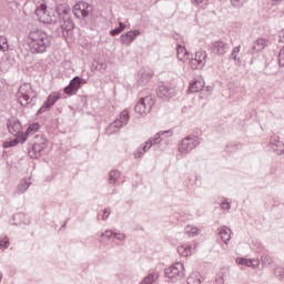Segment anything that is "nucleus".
<instances>
[{
	"mask_svg": "<svg viewBox=\"0 0 284 284\" xmlns=\"http://www.w3.org/2000/svg\"><path fill=\"white\" fill-rule=\"evenodd\" d=\"M55 14L57 16H51L48 12L47 4H41L36 9V16L41 23H59L62 30H72V28H74V23H72V20H70V7H68L67 4H59L57 7Z\"/></svg>",
	"mask_w": 284,
	"mask_h": 284,
	"instance_id": "obj_1",
	"label": "nucleus"
},
{
	"mask_svg": "<svg viewBox=\"0 0 284 284\" xmlns=\"http://www.w3.org/2000/svg\"><path fill=\"white\" fill-rule=\"evenodd\" d=\"M52 43V38L41 29H32L27 38L31 54H43Z\"/></svg>",
	"mask_w": 284,
	"mask_h": 284,
	"instance_id": "obj_2",
	"label": "nucleus"
},
{
	"mask_svg": "<svg viewBox=\"0 0 284 284\" xmlns=\"http://www.w3.org/2000/svg\"><path fill=\"white\" fill-rule=\"evenodd\" d=\"M48 148V139L43 134L33 138V146L29 150L30 159H39L41 152Z\"/></svg>",
	"mask_w": 284,
	"mask_h": 284,
	"instance_id": "obj_3",
	"label": "nucleus"
},
{
	"mask_svg": "<svg viewBox=\"0 0 284 284\" xmlns=\"http://www.w3.org/2000/svg\"><path fill=\"white\" fill-rule=\"evenodd\" d=\"M33 97H34V91L32 90V87L30 84H23L19 88L18 99L22 108H28V105L32 103Z\"/></svg>",
	"mask_w": 284,
	"mask_h": 284,
	"instance_id": "obj_4",
	"label": "nucleus"
},
{
	"mask_svg": "<svg viewBox=\"0 0 284 284\" xmlns=\"http://www.w3.org/2000/svg\"><path fill=\"white\" fill-rule=\"evenodd\" d=\"M154 97L152 95H148L145 98L140 99V101L138 102V104L134 106V110L136 112V114H150V112L152 111V108H154Z\"/></svg>",
	"mask_w": 284,
	"mask_h": 284,
	"instance_id": "obj_5",
	"label": "nucleus"
},
{
	"mask_svg": "<svg viewBox=\"0 0 284 284\" xmlns=\"http://www.w3.org/2000/svg\"><path fill=\"white\" fill-rule=\"evenodd\" d=\"M200 143L201 141L199 140V136L189 135L182 140L179 150L182 154H187L189 152H192L194 148L199 146Z\"/></svg>",
	"mask_w": 284,
	"mask_h": 284,
	"instance_id": "obj_6",
	"label": "nucleus"
},
{
	"mask_svg": "<svg viewBox=\"0 0 284 284\" xmlns=\"http://www.w3.org/2000/svg\"><path fill=\"white\" fill-rule=\"evenodd\" d=\"M73 14L77 19H85V17H90V14H92V6L88 2H78L73 7Z\"/></svg>",
	"mask_w": 284,
	"mask_h": 284,
	"instance_id": "obj_7",
	"label": "nucleus"
},
{
	"mask_svg": "<svg viewBox=\"0 0 284 284\" xmlns=\"http://www.w3.org/2000/svg\"><path fill=\"white\" fill-rule=\"evenodd\" d=\"M164 274L168 278H176V276H185V266L183 263H175L172 266L165 268Z\"/></svg>",
	"mask_w": 284,
	"mask_h": 284,
	"instance_id": "obj_8",
	"label": "nucleus"
},
{
	"mask_svg": "<svg viewBox=\"0 0 284 284\" xmlns=\"http://www.w3.org/2000/svg\"><path fill=\"white\" fill-rule=\"evenodd\" d=\"M207 59V52L197 51L195 58L190 60L192 70H202L205 67V60Z\"/></svg>",
	"mask_w": 284,
	"mask_h": 284,
	"instance_id": "obj_9",
	"label": "nucleus"
},
{
	"mask_svg": "<svg viewBox=\"0 0 284 284\" xmlns=\"http://www.w3.org/2000/svg\"><path fill=\"white\" fill-rule=\"evenodd\" d=\"M59 99H61L59 93L50 94L43 105L38 110V114H43V112H48Z\"/></svg>",
	"mask_w": 284,
	"mask_h": 284,
	"instance_id": "obj_10",
	"label": "nucleus"
},
{
	"mask_svg": "<svg viewBox=\"0 0 284 284\" xmlns=\"http://www.w3.org/2000/svg\"><path fill=\"white\" fill-rule=\"evenodd\" d=\"M211 50L213 52V54H226V52H230V44H227V42L224 41H215L212 47Z\"/></svg>",
	"mask_w": 284,
	"mask_h": 284,
	"instance_id": "obj_11",
	"label": "nucleus"
},
{
	"mask_svg": "<svg viewBox=\"0 0 284 284\" xmlns=\"http://www.w3.org/2000/svg\"><path fill=\"white\" fill-rule=\"evenodd\" d=\"M141 31L139 30L128 31L121 36V43H123L124 45H130V43H132V41H134V39H136V37H139Z\"/></svg>",
	"mask_w": 284,
	"mask_h": 284,
	"instance_id": "obj_12",
	"label": "nucleus"
},
{
	"mask_svg": "<svg viewBox=\"0 0 284 284\" xmlns=\"http://www.w3.org/2000/svg\"><path fill=\"white\" fill-rule=\"evenodd\" d=\"M267 47V40L258 38L255 40L250 49L251 54H256V52H263Z\"/></svg>",
	"mask_w": 284,
	"mask_h": 284,
	"instance_id": "obj_13",
	"label": "nucleus"
},
{
	"mask_svg": "<svg viewBox=\"0 0 284 284\" xmlns=\"http://www.w3.org/2000/svg\"><path fill=\"white\" fill-rule=\"evenodd\" d=\"M8 130L10 134H13V136H19V134H22L23 132L19 120H10L8 122Z\"/></svg>",
	"mask_w": 284,
	"mask_h": 284,
	"instance_id": "obj_14",
	"label": "nucleus"
},
{
	"mask_svg": "<svg viewBox=\"0 0 284 284\" xmlns=\"http://www.w3.org/2000/svg\"><path fill=\"white\" fill-rule=\"evenodd\" d=\"M271 148L280 156H281V154L284 153V143H283V141H280L278 136H276V135L271 138Z\"/></svg>",
	"mask_w": 284,
	"mask_h": 284,
	"instance_id": "obj_15",
	"label": "nucleus"
},
{
	"mask_svg": "<svg viewBox=\"0 0 284 284\" xmlns=\"http://www.w3.org/2000/svg\"><path fill=\"white\" fill-rule=\"evenodd\" d=\"M79 88H81V78L75 77L70 81L69 85L64 88V92L65 94H72L73 92H77Z\"/></svg>",
	"mask_w": 284,
	"mask_h": 284,
	"instance_id": "obj_16",
	"label": "nucleus"
},
{
	"mask_svg": "<svg viewBox=\"0 0 284 284\" xmlns=\"http://www.w3.org/2000/svg\"><path fill=\"white\" fill-rule=\"evenodd\" d=\"M172 94H174V89H172V87L165 84L159 87L158 97H160V99H170L172 98Z\"/></svg>",
	"mask_w": 284,
	"mask_h": 284,
	"instance_id": "obj_17",
	"label": "nucleus"
},
{
	"mask_svg": "<svg viewBox=\"0 0 284 284\" xmlns=\"http://www.w3.org/2000/svg\"><path fill=\"white\" fill-rule=\"evenodd\" d=\"M219 234L221 236V241H223V243L227 245V243H230L232 239V230H230L227 226H223L220 229Z\"/></svg>",
	"mask_w": 284,
	"mask_h": 284,
	"instance_id": "obj_18",
	"label": "nucleus"
},
{
	"mask_svg": "<svg viewBox=\"0 0 284 284\" xmlns=\"http://www.w3.org/2000/svg\"><path fill=\"white\" fill-rule=\"evenodd\" d=\"M153 74L150 70H143L140 72V78L138 79L139 85H145V83H150Z\"/></svg>",
	"mask_w": 284,
	"mask_h": 284,
	"instance_id": "obj_19",
	"label": "nucleus"
},
{
	"mask_svg": "<svg viewBox=\"0 0 284 284\" xmlns=\"http://www.w3.org/2000/svg\"><path fill=\"white\" fill-rule=\"evenodd\" d=\"M39 128H40L39 123H33V124L29 125L26 134L21 136L20 142L24 143L26 141H28V136L34 134L36 132H39Z\"/></svg>",
	"mask_w": 284,
	"mask_h": 284,
	"instance_id": "obj_20",
	"label": "nucleus"
},
{
	"mask_svg": "<svg viewBox=\"0 0 284 284\" xmlns=\"http://www.w3.org/2000/svg\"><path fill=\"white\" fill-rule=\"evenodd\" d=\"M176 52H178V59L180 61H183V63H185V61H187V59H190V52H187V49H185L183 45L178 44L176 48Z\"/></svg>",
	"mask_w": 284,
	"mask_h": 284,
	"instance_id": "obj_21",
	"label": "nucleus"
},
{
	"mask_svg": "<svg viewBox=\"0 0 284 284\" xmlns=\"http://www.w3.org/2000/svg\"><path fill=\"white\" fill-rule=\"evenodd\" d=\"M171 131H160L153 139H150L149 141H146L145 143H148L149 148H152V145H159V143H161V136H163V134H170Z\"/></svg>",
	"mask_w": 284,
	"mask_h": 284,
	"instance_id": "obj_22",
	"label": "nucleus"
},
{
	"mask_svg": "<svg viewBox=\"0 0 284 284\" xmlns=\"http://www.w3.org/2000/svg\"><path fill=\"white\" fill-rule=\"evenodd\" d=\"M236 263L239 265H245L246 267H258L257 260H247V258L240 257L236 260Z\"/></svg>",
	"mask_w": 284,
	"mask_h": 284,
	"instance_id": "obj_23",
	"label": "nucleus"
},
{
	"mask_svg": "<svg viewBox=\"0 0 284 284\" xmlns=\"http://www.w3.org/2000/svg\"><path fill=\"white\" fill-rule=\"evenodd\" d=\"M28 187H30V182L23 179L20 181L19 185L17 186V191L14 192V194H26V192H28Z\"/></svg>",
	"mask_w": 284,
	"mask_h": 284,
	"instance_id": "obj_24",
	"label": "nucleus"
},
{
	"mask_svg": "<svg viewBox=\"0 0 284 284\" xmlns=\"http://www.w3.org/2000/svg\"><path fill=\"white\" fill-rule=\"evenodd\" d=\"M203 90H205V87L202 81H195L189 88V92H203Z\"/></svg>",
	"mask_w": 284,
	"mask_h": 284,
	"instance_id": "obj_25",
	"label": "nucleus"
},
{
	"mask_svg": "<svg viewBox=\"0 0 284 284\" xmlns=\"http://www.w3.org/2000/svg\"><path fill=\"white\" fill-rule=\"evenodd\" d=\"M123 123L116 119L114 122H112L109 126H108V132H119V130H121V128H123Z\"/></svg>",
	"mask_w": 284,
	"mask_h": 284,
	"instance_id": "obj_26",
	"label": "nucleus"
},
{
	"mask_svg": "<svg viewBox=\"0 0 284 284\" xmlns=\"http://www.w3.org/2000/svg\"><path fill=\"white\" fill-rule=\"evenodd\" d=\"M180 256H192V246L182 245L178 247Z\"/></svg>",
	"mask_w": 284,
	"mask_h": 284,
	"instance_id": "obj_27",
	"label": "nucleus"
},
{
	"mask_svg": "<svg viewBox=\"0 0 284 284\" xmlns=\"http://www.w3.org/2000/svg\"><path fill=\"white\" fill-rule=\"evenodd\" d=\"M242 148V144L241 143H236V142H230L227 145H226V152L229 154H232L234 152H236V150H241Z\"/></svg>",
	"mask_w": 284,
	"mask_h": 284,
	"instance_id": "obj_28",
	"label": "nucleus"
},
{
	"mask_svg": "<svg viewBox=\"0 0 284 284\" xmlns=\"http://www.w3.org/2000/svg\"><path fill=\"white\" fill-rule=\"evenodd\" d=\"M10 50V44H8V38L1 36L0 37V52H8Z\"/></svg>",
	"mask_w": 284,
	"mask_h": 284,
	"instance_id": "obj_29",
	"label": "nucleus"
},
{
	"mask_svg": "<svg viewBox=\"0 0 284 284\" xmlns=\"http://www.w3.org/2000/svg\"><path fill=\"white\" fill-rule=\"evenodd\" d=\"M156 278H159V273H152L144 277L140 284H152Z\"/></svg>",
	"mask_w": 284,
	"mask_h": 284,
	"instance_id": "obj_30",
	"label": "nucleus"
},
{
	"mask_svg": "<svg viewBox=\"0 0 284 284\" xmlns=\"http://www.w3.org/2000/svg\"><path fill=\"white\" fill-rule=\"evenodd\" d=\"M120 176H121V172L111 171L110 172V180H109L110 185H114V183H116V181H119Z\"/></svg>",
	"mask_w": 284,
	"mask_h": 284,
	"instance_id": "obj_31",
	"label": "nucleus"
},
{
	"mask_svg": "<svg viewBox=\"0 0 284 284\" xmlns=\"http://www.w3.org/2000/svg\"><path fill=\"white\" fill-rule=\"evenodd\" d=\"M148 150H150V146L145 142L143 148L142 149H138V151L134 153L135 159H141L145 154V152H148Z\"/></svg>",
	"mask_w": 284,
	"mask_h": 284,
	"instance_id": "obj_32",
	"label": "nucleus"
},
{
	"mask_svg": "<svg viewBox=\"0 0 284 284\" xmlns=\"http://www.w3.org/2000/svg\"><path fill=\"white\" fill-rule=\"evenodd\" d=\"M185 234H187V236H196L199 234V229L192 225H187L185 227Z\"/></svg>",
	"mask_w": 284,
	"mask_h": 284,
	"instance_id": "obj_33",
	"label": "nucleus"
},
{
	"mask_svg": "<svg viewBox=\"0 0 284 284\" xmlns=\"http://www.w3.org/2000/svg\"><path fill=\"white\" fill-rule=\"evenodd\" d=\"M118 120L121 121L123 125H128V121H130V114L124 110L120 113V118Z\"/></svg>",
	"mask_w": 284,
	"mask_h": 284,
	"instance_id": "obj_34",
	"label": "nucleus"
},
{
	"mask_svg": "<svg viewBox=\"0 0 284 284\" xmlns=\"http://www.w3.org/2000/svg\"><path fill=\"white\" fill-rule=\"evenodd\" d=\"M274 275L280 281H284V267L283 266H276L274 270Z\"/></svg>",
	"mask_w": 284,
	"mask_h": 284,
	"instance_id": "obj_35",
	"label": "nucleus"
},
{
	"mask_svg": "<svg viewBox=\"0 0 284 284\" xmlns=\"http://www.w3.org/2000/svg\"><path fill=\"white\" fill-rule=\"evenodd\" d=\"M112 236H114V232H112V230H106L104 233H102L100 235V241H104V239L110 241V239H112Z\"/></svg>",
	"mask_w": 284,
	"mask_h": 284,
	"instance_id": "obj_36",
	"label": "nucleus"
},
{
	"mask_svg": "<svg viewBox=\"0 0 284 284\" xmlns=\"http://www.w3.org/2000/svg\"><path fill=\"white\" fill-rule=\"evenodd\" d=\"M16 145H19V139H14V140L7 141L3 143L4 149L14 148Z\"/></svg>",
	"mask_w": 284,
	"mask_h": 284,
	"instance_id": "obj_37",
	"label": "nucleus"
},
{
	"mask_svg": "<svg viewBox=\"0 0 284 284\" xmlns=\"http://www.w3.org/2000/svg\"><path fill=\"white\" fill-rule=\"evenodd\" d=\"M186 283L187 284H201V278H199V276H196V275H191L187 277Z\"/></svg>",
	"mask_w": 284,
	"mask_h": 284,
	"instance_id": "obj_38",
	"label": "nucleus"
},
{
	"mask_svg": "<svg viewBox=\"0 0 284 284\" xmlns=\"http://www.w3.org/2000/svg\"><path fill=\"white\" fill-rule=\"evenodd\" d=\"M246 0H231L233 8H243Z\"/></svg>",
	"mask_w": 284,
	"mask_h": 284,
	"instance_id": "obj_39",
	"label": "nucleus"
},
{
	"mask_svg": "<svg viewBox=\"0 0 284 284\" xmlns=\"http://www.w3.org/2000/svg\"><path fill=\"white\" fill-rule=\"evenodd\" d=\"M241 52V45H237L233 49L232 53H231V59H234V61H237V53Z\"/></svg>",
	"mask_w": 284,
	"mask_h": 284,
	"instance_id": "obj_40",
	"label": "nucleus"
},
{
	"mask_svg": "<svg viewBox=\"0 0 284 284\" xmlns=\"http://www.w3.org/2000/svg\"><path fill=\"white\" fill-rule=\"evenodd\" d=\"M8 245H10V241L8 240V236H4L2 240H0V250L1 247H4V250H7Z\"/></svg>",
	"mask_w": 284,
	"mask_h": 284,
	"instance_id": "obj_41",
	"label": "nucleus"
},
{
	"mask_svg": "<svg viewBox=\"0 0 284 284\" xmlns=\"http://www.w3.org/2000/svg\"><path fill=\"white\" fill-rule=\"evenodd\" d=\"M114 239H116V241H125V234L123 233H114Z\"/></svg>",
	"mask_w": 284,
	"mask_h": 284,
	"instance_id": "obj_42",
	"label": "nucleus"
},
{
	"mask_svg": "<svg viewBox=\"0 0 284 284\" xmlns=\"http://www.w3.org/2000/svg\"><path fill=\"white\" fill-rule=\"evenodd\" d=\"M97 68L98 70H100V72H103V70L108 69V64L101 62V63H98Z\"/></svg>",
	"mask_w": 284,
	"mask_h": 284,
	"instance_id": "obj_43",
	"label": "nucleus"
},
{
	"mask_svg": "<svg viewBox=\"0 0 284 284\" xmlns=\"http://www.w3.org/2000/svg\"><path fill=\"white\" fill-rule=\"evenodd\" d=\"M111 37H116L118 34H121V31L119 28H115L110 31Z\"/></svg>",
	"mask_w": 284,
	"mask_h": 284,
	"instance_id": "obj_44",
	"label": "nucleus"
},
{
	"mask_svg": "<svg viewBox=\"0 0 284 284\" xmlns=\"http://www.w3.org/2000/svg\"><path fill=\"white\" fill-rule=\"evenodd\" d=\"M110 212H111L110 209H104L103 215H102L103 221H105L110 216Z\"/></svg>",
	"mask_w": 284,
	"mask_h": 284,
	"instance_id": "obj_45",
	"label": "nucleus"
},
{
	"mask_svg": "<svg viewBox=\"0 0 284 284\" xmlns=\"http://www.w3.org/2000/svg\"><path fill=\"white\" fill-rule=\"evenodd\" d=\"M221 207H222V210H231L232 205L230 203H222Z\"/></svg>",
	"mask_w": 284,
	"mask_h": 284,
	"instance_id": "obj_46",
	"label": "nucleus"
},
{
	"mask_svg": "<svg viewBox=\"0 0 284 284\" xmlns=\"http://www.w3.org/2000/svg\"><path fill=\"white\" fill-rule=\"evenodd\" d=\"M121 32H123L125 30V24L123 22H119V27Z\"/></svg>",
	"mask_w": 284,
	"mask_h": 284,
	"instance_id": "obj_47",
	"label": "nucleus"
},
{
	"mask_svg": "<svg viewBox=\"0 0 284 284\" xmlns=\"http://www.w3.org/2000/svg\"><path fill=\"white\" fill-rule=\"evenodd\" d=\"M194 1V3H196L197 6H200V3H203V1H205V0H193Z\"/></svg>",
	"mask_w": 284,
	"mask_h": 284,
	"instance_id": "obj_48",
	"label": "nucleus"
},
{
	"mask_svg": "<svg viewBox=\"0 0 284 284\" xmlns=\"http://www.w3.org/2000/svg\"><path fill=\"white\" fill-rule=\"evenodd\" d=\"M203 90H206L207 92H210V90H212V88L206 87V88H204Z\"/></svg>",
	"mask_w": 284,
	"mask_h": 284,
	"instance_id": "obj_49",
	"label": "nucleus"
},
{
	"mask_svg": "<svg viewBox=\"0 0 284 284\" xmlns=\"http://www.w3.org/2000/svg\"><path fill=\"white\" fill-rule=\"evenodd\" d=\"M65 225H68V223H64V224L61 226V230H65Z\"/></svg>",
	"mask_w": 284,
	"mask_h": 284,
	"instance_id": "obj_50",
	"label": "nucleus"
},
{
	"mask_svg": "<svg viewBox=\"0 0 284 284\" xmlns=\"http://www.w3.org/2000/svg\"><path fill=\"white\" fill-rule=\"evenodd\" d=\"M1 278H3V276L0 274V283H1Z\"/></svg>",
	"mask_w": 284,
	"mask_h": 284,
	"instance_id": "obj_51",
	"label": "nucleus"
},
{
	"mask_svg": "<svg viewBox=\"0 0 284 284\" xmlns=\"http://www.w3.org/2000/svg\"><path fill=\"white\" fill-rule=\"evenodd\" d=\"M275 1H281V0H275Z\"/></svg>",
	"mask_w": 284,
	"mask_h": 284,
	"instance_id": "obj_52",
	"label": "nucleus"
}]
</instances>
